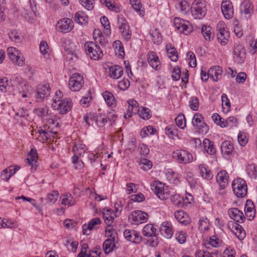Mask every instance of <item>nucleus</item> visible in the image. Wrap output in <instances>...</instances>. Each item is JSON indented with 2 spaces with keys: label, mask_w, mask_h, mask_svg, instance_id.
<instances>
[{
  "label": "nucleus",
  "mask_w": 257,
  "mask_h": 257,
  "mask_svg": "<svg viewBox=\"0 0 257 257\" xmlns=\"http://www.w3.org/2000/svg\"><path fill=\"white\" fill-rule=\"evenodd\" d=\"M84 47L86 54L92 59L98 60L103 56L101 49L95 42H87L84 44Z\"/></svg>",
  "instance_id": "f257e3e1"
},
{
  "label": "nucleus",
  "mask_w": 257,
  "mask_h": 257,
  "mask_svg": "<svg viewBox=\"0 0 257 257\" xmlns=\"http://www.w3.org/2000/svg\"><path fill=\"white\" fill-rule=\"evenodd\" d=\"M52 106L54 109L57 110L60 113L64 114L71 110L72 102L71 100L68 98L60 99L59 98H58V100L54 98Z\"/></svg>",
  "instance_id": "f03ea898"
},
{
  "label": "nucleus",
  "mask_w": 257,
  "mask_h": 257,
  "mask_svg": "<svg viewBox=\"0 0 257 257\" xmlns=\"http://www.w3.org/2000/svg\"><path fill=\"white\" fill-rule=\"evenodd\" d=\"M232 188L234 194L238 197H244L247 194V187L245 180L237 178L233 180Z\"/></svg>",
  "instance_id": "7ed1b4c3"
},
{
  "label": "nucleus",
  "mask_w": 257,
  "mask_h": 257,
  "mask_svg": "<svg viewBox=\"0 0 257 257\" xmlns=\"http://www.w3.org/2000/svg\"><path fill=\"white\" fill-rule=\"evenodd\" d=\"M157 228L152 224L146 225V241L150 246L154 247L158 244V239L157 237Z\"/></svg>",
  "instance_id": "20e7f679"
},
{
  "label": "nucleus",
  "mask_w": 257,
  "mask_h": 257,
  "mask_svg": "<svg viewBox=\"0 0 257 257\" xmlns=\"http://www.w3.org/2000/svg\"><path fill=\"white\" fill-rule=\"evenodd\" d=\"M191 13L195 19H200L204 17L207 12L206 4L203 2L194 1L192 4Z\"/></svg>",
  "instance_id": "39448f33"
},
{
  "label": "nucleus",
  "mask_w": 257,
  "mask_h": 257,
  "mask_svg": "<svg viewBox=\"0 0 257 257\" xmlns=\"http://www.w3.org/2000/svg\"><path fill=\"white\" fill-rule=\"evenodd\" d=\"M127 113L124 115L127 118L131 116V114H138L140 117L145 119V107H142L141 110H140L138 103L134 99H130L127 101Z\"/></svg>",
  "instance_id": "423d86ee"
},
{
  "label": "nucleus",
  "mask_w": 257,
  "mask_h": 257,
  "mask_svg": "<svg viewBox=\"0 0 257 257\" xmlns=\"http://www.w3.org/2000/svg\"><path fill=\"white\" fill-rule=\"evenodd\" d=\"M151 188L161 200H165L168 198V188L164 184L155 181L151 184Z\"/></svg>",
  "instance_id": "0eeeda50"
},
{
  "label": "nucleus",
  "mask_w": 257,
  "mask_h": 257,
  "mask_svg": "<svg viewBox=\"0 0 257 257\" xmlns=\"http://www.w3.org/2000/svg\"><path fill=\"white\" fill-rule=\"evenodd\" d=\"M173 158L180 164H188L193 160L192 155L189 152L183 150H177L172 154Z\"/></svg>",
  "instance_id": "6e6552de"
},
{
  "label": "nucleus",
  "mask_w": 257,
  "mask_h": 257,
  "mask_svg": "<svg viewBox=\"0 0 257 257\" xmlns=\"http://www.w3.org/2000/svg\"><path fill=\"white\" fill-rule=\"evenodd\" d=\"M50 87L49 83L43 82L40 84L35 91V97L37 102L42 101L50 93Z\"/></svg>",
  "instance_id": "1a4fd4ad"
},
{
  "label": "nucleus",
  "mask_w": 257,
  "mask_h": 257,
  "mask_svg": "<svg viewBox=\"0 0 257 257\" xmlns=\"http://www.w3.org/2000/svg\"><path fill=\"white\" fill-rule=\"evenodd\" d=\"M84 83L83 76L79 73H75L72 74L69 79V88L72 91H79L83 85Z\"/></svg>",
  "instance_id": "9d476101"
},
{
  "label": "nucleus",
  "mask_w": 257,
  "mask_h": 257,
  "mask_svg": "<svg viewBox=\"0 0 257 257\" xmlns=\"http://www.w3.org/2000/svg\"><path fill=\"white\" fill-rule=\"evenodd\" d=\"M118 28L122 37L126 40H128L132 37V31L130 30V26L123 17H118Z\"/></svg>",
  "instance_id": "9b49d317"
},
{
  "label": "nucleus",
  "mask_w": 257,
  "mask_h": 257,
  "mask_svg": "<svg viewBox=\"0 0 257 257\" xmlns=\"http://www.w3.org/2000/svg\"><path fill=\"white\" fill-rule=\"evenodd\" d=\"M8 55L9 58L16 65L22 66L24 64V60L23 55L20 51L16 48H8Z\"/></svg>",
  "instance_id": "f8f14e48"
},
{
  "label": "nucleus",
  "mask_w": 257,
  "mask_h": 257,
  "mask_svg": "<svg viewBox=\"0 0 257 257\" xmlns=\"http://www.w3.org/2000/svg\"><path fill=\"white\" fill-rule=\"evenodd\" d=\"M174 24L176 28L180 32L185 35H188L192 31V28L189 25L188 21L175 18L174 19Z\"/></svg>",
  "instance_id": "ddd939ff"
},
{
  "label": "nucleus",
  "mask_w": 257,
  "mask_h": 257,
  "mask_svg": "<svg viewBox=\"0 0 257 257\" xmlns=\"http://www.w3.org/2000/svg\"><path fill=\"white\" fill-rule=\"evenodd\" d=\"M192 123L196 128L199 130L200 132L206 133L208 132V126L204 122V118L201 114L195 113L192 119Z\"/></svg>",
  "instance_id": "4468645a"
},
{
  "label": "nucleus",
  "mask_w": 257,
  "mask_h": 257,
  "mask_svg": "<svg viewBox=\"0 0 257 257\" xmlns=\"http://www.w3.org/2000/svg\"><path fill=\"white\" fill-rule=\"evenodd\" d=\"M57 29L61 33L69 32L73 28V21L69 18H63L59 20L57 23Z\"/></svg>",
  "instance_id": "2eb2a0df"
},
{
  "label": "nucleus",
  "mask_w": 257,
  "mask_h": 257,
  "mask_svg": "<svg viewBox=\"0 0 257 257\" xmlns=\"http://www.w3.org/2000/svg\"><path fill=\"white\" fill-rule=\"evenodd\" d=\"M147 61L149 65L155 70H160L161 69V61L155 52L153 51L148 52Z\"/></svg>",
  "instance_id": "dca6fc26"
},
{
  "label": "nucleus",
  "mask_w": 257,
  "mask_h": 257,
  "mask_svg": "<svg viewBox=\"0 0 257 257\" xmlns=\"http://www.w3.org/2000/svg\"><path fill=\"white\" fill-rule=\"evenodd\" d=\"M228 226L231 232L234 234L236 237L239 240H242L244 238L245 233L240 225L236 222L230 221L229 222Z\"/></svg>",
  "instance_id": "f3484780"
},
{
  "label": "nucleus",
  "mask_w": 257,
  "mask_h": 257,
  "mask_svg": "<svg viewBox=\"0 0 257 257\" xmlns=\"http://www.w3.org/2000/svg\"><path fill=\"white\" fill-rule=\"evenodd\" d=\"M221 11L226 19H230L233 16V6L229 1H223L221 4Z\"/></svg>",
  "instance_id": "a211bd4d"
},
{
  "label": "nucleus",
  "mask_w": 257,
  "mask_h": 257,
  "mask_svg": "<svg viewBox=\"0 0 257 257\" xmlns=\"http://www.w3.org/2000/svg\"><path fill=\"white\" fill-rule=\"evenodd\" d=\"M123 235L127 240L134 243H139L142 240V237L140 233L135 230L126 229L123 232Z\"/></svg>",
  "instance_id": "6ab92c4d"
},
{
  "label": "nucleus",
  "mask_w": 257,
  "mask_h": 257,
  "mask_svg": "<svg viewBox=\"0 0 257 257\" xmlns=\"http://www.w3.org/2000/svg\"><path fill=\"white\" fill-rule=\"evenodd\" d=\"M128 219L135 224L143 223L145 220V212L139 210H135L129 215Z\"/></svg>",
  "instance_id": "aec40b11"
},
{
  "label": "nucleus",
  "mask_w": 257,
  "mask_h": 257,
  "mask_svg": "<svg viewBox=\"0 0 257 257\" xmlns=\"http://www.w3.org/2000/svg\"><path fill=\"white\" fill-rule=\"evenodd\" d=\"M228 214L231 218L238 223H242L245 220L243 212L237 208L229 209L228 211Z\"/></svg>",
  "instance_id": "412c9836"
},
{
  "label": "nucleus",
  "mask_w": 257,
  "mask_h": 257,
  "mask_svg": "<svg viewBox=\"0 0 257 257\" xmlns=\"http://www.w3.org/2000/svg\"><path fill=\"white\" fill-rule=\"evenodd\" d=\"M234 58L239 63H242L245 58V52L241 45H237L233 51Z\"/></svg>",
  "instance_id": "4be33fe9"
},
{
  "label": "nucleus",
  "mask_w": 257,
  "mask_h": 257,
  "mask_svg": "<svg viewBox=\"0 0 257 257\" xmlns=\"http://www.w3.org/2000/svg\"><path fill=\"white\" fill-rule=\"evenodd\" d=\"M29 114L27 110L21 108L18 109L15 113V119L18 121H20L21 123L26 125L28 123Z\"/></svg>",
  "instance_id": "5701e85b"
},
{
  "label": "nucleus",
  "mask_w": 257,
  "mask_h": 257,
  "mask_svg": "<svg viewBox=\"0 0 257 257\" xmlns=\"http://www.w3.org/2000/svg\"><path fill=\"white\" fill-rule=\"evenodd\" d=\"M160 231L166 238H171L174 233L171 223L168 221L163 222L160 227Z\"/></svg>",
  "instance_id": "b1692460"
},
{
  "label": "nucleus",
  "mask_w": 257,
  "mask_h": 257,
  "mask_svg": "<svg viewBox=\"0 0 257 257\" xmlns=\"http://www.w3.org/2000/svg\"><path fill=\"white\" fill-rule=\"evenodd\" d=\"M218 29V32L217 34V39L218 42L222 45H225L228 42L229 38V33L224 27L219 28V26H217Z\"/></svg>",
  "instance_id": "393cba45"
},
{
  "label": "nucleus",
  "mask_w": 257,
  "mask_h": 257,
  "mask_svg": "<svg viewBox=\"0 0 257 257\" xmlns=\"http://www.w3.org/2000/svg\"><path fill=\"white\" fill-rule=\"evenodd\" d=\"M240 10L246 17H249L253 12V6L249 1H244L240 5Z\"/></svg>",
  "instance_id": "a878e982"
},
{
  "label": "nucleus",
  "mask_w": 257,
  "mask_h": 257,
  "mask_svg": "<svg viewBox=\"0 0 257 257\" xmlns=\"http://www.w3.org/2000/svg\"><path fill=\"white\" fill-rule=\"evenodd\" d=\"M101 223L99 218L96 217L91 219L88 224H84L83 225V233L85 235H89L91 233L92 229L94 228L97 225Z\"/></svg>",
  "instance_id": "bb28decb"
},
{
  "label": "nucleus",
  "mask_w": 257,
  "mask_h": 257,
  "mask_svg": "<svg viewBox=\"0 0 257 257\" xmlns=\"http://www.w3.org/2000/svg\"><path fill=\"white\" fill-rule=\"evenodd\" d=\"M228 176L225 170L219 171L216 175V179L221 188H224L228 184Z\"/></svg>",
  "instance_id": "cd10ccee"
},
{
  "label": "nucleus",
  "mask_w": 257,
  "mask_h": 257,
  "mask_svg": "<svg viewBox=\"0 0 257 257\" xmlns=\"http://www.w3.org/2000/svg\"><path fill=\"white\" fill-rule=\"evenodd\" d=\"M222 73V68L219 66H213L208 70V75L210 76V78L214 81H217L221 78Z\"/></svg>",
  "instance_id": "c85d7f7f"
},
{
  "label": "nucleus",
  "mask_w": 257,
  "mask_h": 257,
  "mask_svg": "<svg viewBox=\"0 0 257 257\" xmlns=\"http://www.w3.org/2000/svg\"><path fill=\"white\" fill-rule=\"evenodd\" d=\"M37 158V151L36 150L31 149L28 158L26 159V163L28 164L29 166H31L32 168L34 167L35 168L38 166Z\"/></svg>",
  "instance_id": "c756f323"
},
{
  "label": "nucleus",
  "mask_w": 257,
  "mask_h": 257,
  "mask_svg": "<svg viewBox=\"0 0 257 257\" xmlns=\"http://www.w3.org/2000/svg\"><path fill=\"white\" fill-rule=\"evenodd\" d=\"M175 218L181 223L186 225L190 222L188 215L183 210L177 211L174 213Z\"/></svg>",
  "instance_id": "7c9ffc66"
},
{
  "label": "nucleus",
  "mask_w": 257,
  "mask_h": 257,
  "mask_svg": "<svg viewBox=\"0 0 257 257\" xmlns=\"http://www.w3.org/2000/svg\"><path fill=\"white\" fill-rule=\"evenodd\" d=\"M110 76L114 79H118L123 74L122 68L118 65H114L109 69Z\"/></svg>",
  "instance_id": "2f4dec72"
},
{
  "label": "nucleus",
  "mask_w": 257,
  "mask_h": 257,
  "mask_svg": "<svg viewBox=\"0 0 257 257\" xmlns=\"http://www.w3.org/2000/svg\"><path fill=\"white\" fill-rule=\"evenodd\" d=\"M166 52L169 57L174 62H176L178 59V55L176 48L170 44L166 46Z\"/></svg>",
  "instance_id": "473e14b6"
},
{
  "label": "nucleus",
  "mask_w": 257,
  "mask_h": 257,
  "mask_svg": "<svg viewBox=\"0 0 257 257\" xmlns=\"http://www.w3.org/2000/svg\"><path fill=\"white\" fill-rule=\"evenodd\" d=\"M62 199L61 204L65 206H70L74 205L76 201L70 193L62 194L60 197Z\"/></svg>",
  "instance_id": "72a5a7b5"
},
{
  "label": "nucleus",
  "mask_w": 257,
  "mask_h": 257,
  "mask_svg": "<svg viewBox=\"0 0 257 257\" xmlns=\"http://www.w3.org/2000/svg\"><path fill=\"white\" fill-rule=\"evenodd\" d=\"M203 145L204 150L210 155H213L216 152V149L214 146L213 143L209 139H205L203 140Z\"/></svg>",
  "instance_id": "f704fd0d"
},
{
  "label": "nucleus",
  "mask_w": 257,
  "mask_h": 257,
  "mask_svg": "<svg viewBox=\"0 0 257 257\" xmlns=\"http://www.w3.org/2000/svg\"><path fill=\"white\" fill-rule=\"evenodd\" d=\"M233 150L232 144L230 141H224L221 146V151L223 154L229 155Z\"/></svg>",
  "instance_id": "c9c22d12"
},
{
  "label": "nucleus",
  "mask_w": 257,
  "mask_h": 257,
  "mask_svg": "<svg viewBox=\"0 0 257 257\" xmlns=\"http://www.w3.org/2000/svg\"><path fill=\"white\" fill-rule=\"evenodd\" d=\"M115 240H112V239H107L104 241L103 248L106 254H108L113 250L115 246Z\"/></svg>",
  "instance_id": "e433bc0d"
},
{
  "label": "nucleus",
  "mask_w": 257,
  "mask_h": 257,
  "mask_svg": "<svg viewBox=\"0 0 257 257\" xmlns=\"http://www.w3.org/2000/svg\"><path fill=\"white\" fill-rule=\"evenodd\" d=\"M75 18L76 21L81 25L87 23L88 20L87 16L81 11H79L76 13Z\"/></svg>",
  "instance_id": "4c0bfd02"
},
{
  "label": "nucleus",
  "mask_w": 257,
  "mask_h": 257,
  "mask_svg": "<svg viewBox=\"0 0 257 257\" xmlns=\"http://www.w3.org/2000/svg\"><path fill=\"white\" fill-rule=\"evenodd\" d=\"M10 39L16 43H20L22 42L23 37L21 34L16 30H12L9 33Z\"/></svg>",
  "instance_id": "58836bf2"
},
{
  "label": "nucleus",
  "mask_w": 257,
  "mask_h": 257,
  "mask_svg": "<svg viewBox=\"0 0 257 257\" xmlns=\"http://www.w3.org/2000/svg\"><path fill=\"white\" fill-rule=\"evenodd\" d=\"M130 4L133 9L142 17L144 15V12L141 10L142 5L140 0H130Z\"/></svg>",
  "instance_id": "ea45409f"
},
{
  "label": "nucleus",
  "mask_w": 257,
  "mask_h": 257,
  "mask_svg": "<svg viewBox=\"0 0 257 257\" xmlns=\"http://www.w3.org/2000/svg\"><path fill=\"white\" fill-rule=\"evenodd\" d=\"M103 97L108 106H112L115 102V98L111 92L105 91L102 93Z\"/></svg>",
  "instance_id": "a19ab883"
},
{
  "label": "nucleus",
  "mask_w": 257,
  "mask_h": 257,
  "mask_svg": "<svg viewBox=\"0 0 257 257\" xmlns=\"http://www.w3.org/2000/svg\"><path fill=\"white\" fill-rule=\"evenodd\" d=\"M154 43L159 44L162 42V37L158 29H155L150 32Z\"/></svg>",
  "instance_id": "79ce46f5"
},
{
  "label": "nucleus",
  "mask_w": 257,
  "mask_h": 257,
  "mask_svg": "<svg viewBox=\"0 0 257 257\" xmlns=\"http://www.w3.org/2000/svg\"><path fill=\"white\" fill-rule=\"evenodd\" d=\"M59 193L57 191L53 190L51 193L48 194L46 201L50 204H54L58 198Z\"/></svg>",
  "instance_id": "37998d69"
},
{
  "label": "nucleus",
  "mask_w": 257,
  "mask_h": 257,
  "mask_svg": "<svg viewBox=\"0 0 257 257\" xmlns=\"http://www.w3.org/2000/svg\"><path fill=\"white\" fill-rule=\"evenodd\" d=\"M57 134V131H53V128L46 129L45 128V131H43L42 133H40L41 135H43L45 137L46 140L50 141L51 140L52 138H54L55 136Z\"/></svg>",
  "instance_id": "c03bdc74"
},
{
  "label": "nucleus",
  "mask_w": 257,
  "mask_h": 257,
  "mask_svg": "<svg viewBox=\"0 0 257 257\" xmlns=\"http://www.w3.org/2000/svg\"><path fill=\"white\" fill-rule=\"evenodd\" d=\"M103 218L106 224H107L108 227H110V226L113 222V220L114 219V217L110 215V209H107L106 212H103Z\"/></svg>",
  "instance_id": "a18cd8bd"
},
{
  "label": "nucleus",
  "mask_w": 257,
  "mask_h": 257,
  "mask_svg": "<svg viewBox=\"0 0 257 257\" xmlns=\"http://www.w3.org/2000/svg\"><path fill=\"white\" fill-rule=\"evenodd\" d=\"M48 45L46 41H43L40 44V50L41 53L46 58H50V55L48 53Z\"/></svg>",
  "instance_id": "49530a36"
},
{
  "label": "nucleus",
  "mask_w": 257,
  "mask_h": 257,
  "mask_svg": "<svg viewBox=\"0 0 257 257\" xmlns=\"http://www.w3.org/2000/svg\"><path fill=\"white\" fill-rule=\"evenodd\" d=\"M72 151L75 154L80 156H83L85 152V145L83 144L75 145L73 147Z\"/></svg>",
  "instance_id": "de8ad7c7"
},
{
  "label": "nucleus",
  "mask_w": 257,
  "mask_h": 257,
  "mask_svg": "<svg viewBox=\"0 0 257 257\" xmlns=\"http://www.w3.org/2000/svg\"><path fill=\"white\" fill-rule=\"evenodd\" d=\"M175 122L177 125L181 129L184 128L186 126V120L185 116L182 114H179L176 117Z\"/></svg>",
  "instance_id": "09e8293b"
},
{
  "label": "nucleus",
  "mask_w": 257,
  "mask_h": 257,
  "mask_svg": "<svg viewBox=\"0 0 257 257\" xmlns=\"http://www.w3.org/2000/svg\"><path fill=\"white\" fill-rule=\"evenodd\" d=\"M211 28L209 26L204 25L202 27L201 29V33L204 39L207 41L210 40L211 37Z\"/></svg>",
  "instance_id": "8fccbe9b"
},
{
  "label": "nucleus",
  "mask_w": 257,
  "mask_h": 257,
  "mask_svg": "<svg viewBox=\"0 0 257 257\" xmlns=\"http://www.w3.org/2000/svg\"><path fill=\"white\" fill-rule=\"evenodd\" d=\"M106 236L108 237V239H112V240H115V239L117 237V231L111 227H107L105 229Z\"/></svg>",
  "instance_id": "3c124183"
},
{
  "label": "nucleus",
  "mask_w": 257,
  "mask_h": 257,
  "mask_svg": "<svg viewBox=\"0 0 257 257\" xmlns=\"http://www.w3.org/2000/svg\"><path fill=\"white\" fill-rule=\"evenodd\" d=\"M95 121L99 127H103L107 121V117L105 114H100L99 115H97Z\"/></svg>",
  "instance_id": "603ef678"
},
{
  "label": "nucleus",
  "mask_w": 257,
  "mask_h": 257,
  "mask_svg": "<svg viewBox=\"0 0 257 257\" xmlns=\"http://www.w3.org/2000/svg\"><path fill=\"white\" fill-rule=\"evenodd\" d=\"M195 255L197 257H217V254L215 253H210L204 250H197Z\"/></svg>",
  "instance_id": "864d4df0"
},
{
  "label": "nucleus",
  "mask_w": 257,
  "mask_h": 257,
  "mask_svg": "<svg viewBox=\"0 0 257 257\" xmlns=\"http://www.w3.org/2000/svg\"><path fill=\"white\" fill-rule=\"evenodd\" d=\"M248 175L254 178H257V167L253 164L248 165L246 168Z\"/></svg>",
  "instance_id": "5fc2aeb1"
},
{
  "label": "nucleus",
  "mask_w": 257,
  "mask_h": 257,
  "mask_svg": "<svg viewBox=\"0 0 257 257\" xmlns=\"http://www.w3.org/2000/svg\"><path fill=\"white\" fill-rule=\"evenodd\" d=\"M187 55L189 60L190 66L192 68L195 67L197 65V62L194 53L192 52L189 51L188 52Z\"/></svg>",
  "instance_id": "6e6d98bb"
},
{
  "label": "nucleus",
  "mask_w": 257,
  "mask_h": 257,
  "mask_svg": "<svg viewBox=\"0 0 257 257\" xmlns=\"http://www.w3.org/2000/svg\"><path fill=\"white\" fill-rule=\"evenodd\" d=\"M47 122L48 124V128L49 129L53 128V131H54V127L57 128L59 127V122L58 121L57 118L55 116L49 118Z\"/></svg>",
  "instance_id": "4d7b16f0"
},
{
  "label": "nucleus",
  "mask_w": 257,
  "mask_h": 257,
  "mask_svg": "<svg viewBox=\"0 0 257 257\" xmlns=\"http://www.w3.org/2000/svg\"><path fill=\"white\" fill-rule=\"evenodd\" d=\"M200 173L203 178L207 180H210L213 177L211 171L203 167L200 168Z\"/></svg>",
  "instance_id": "13d9d810"
},
{
  "label": "nucleus",
  "mask_w": 257,
  "mask_h": 257,
  "mask_svg": "<svg viewBox=\"0 0 257 257\" xmlns=\"http://www.w3.org/2000/svg\"><path fill=\"white\" fill-rule=\"evenodd\" d=\"M189 106L193 110H197L199 107V100L197 97L192 96L189 101Z\"/></svg>",
  "instance_id": "bf43d9fd"
},
{
  "label": "nucleus",
  "mask_w": 257,
  "mask_h": 257,
  "mask_svg": "<svg viewBox=\"0 0 257 257\" xmlns=\"http://www.w3.org/2000/svg\"><path fill=\"white\" fill-rule=\"evenodd\" d=\"M170 200L175 205L179 206L182 204V198L177 193L171 195Z\"/></svg>",
  "instance_id": "052dcab7"
},
{
  "label": "nucleus",
  "mask_w": 257,
  "mask_h": 257,
  "mask_svg": "<svg viewBox=\"0 0 257 257\" xmlns=\"http://www.w3.org/2000/svg\"><path fill=\"white\" fill-rule=\"evenodd\" d=\"M63 43L65 50L69 52H71L73 47H75L74 44L71 43L70 40L68 39H64Z\"/></svg>",
  "instance_id": "680f3d73"
},
{
  "label": "nucleus",
  "mask_w": 257,
  "mask_h": 257,
  "mask_svg": "<svg viewBox=\"0 0 257 257\" xmlns=\"http://www.w3.org/2000/svg\"><path fill=\"white\" fill-rule=\"evenodd\" d=\"M220 240L216 236L213 235L210 237L209 244H210L212 246L217 247L220 245Z\"/></svg>",
  "instance_id": "e2e57ef3"
},
{
  "label": "nucleus",
  "mask_w": 257,
  "mask_h": 257,
  "mask_svg": "<svg viewBox=\"0 0 257 257\" xmlns=\"http://www.w3.org/2000/svg\"><path fill=\"white\" fill-rule=\"evenodd\" d=\"M82 6L87 10H91L93 8V0H79Z\"/></svg>",
  "instance_id": "0e129e2a"
},
{
  "label": "nucleus",
  "mask_w": 257,
  "mask_h": 257,
  "mask_svg": "<svg viewBox=\"0 0 257 257\" xmlns=\"http://www.w3.org/2000/svg\"><path fill=\"white\" fill-rule=\"evenodd\" d=\"M34 112L40 116H46L48 114V109L46 107L38 108L34 109Z\"/></svg>",
  "instance_id": "69168bd1"
},
{
  "label": "nucleus",
  "mask_w": 257,
  "mask_h": 257,
  "mask_svg": "<svg viewBox=\"0 0 257 257\" xmlns=\"http://www.w3.org/2000/svg\"><path fill=\"white\" fill-rule=\"evenodd\" d=\"M130 86V81L127 79H122L119 81L118 84V88L122 90H126Z\"/></svg>",
  "instance_id": "338daca9"
},
{
  "label": "nucleus",
  "mask_w": 257,
  "mask_h": 257,
  "mask_svg": "<svg viewBox=\"0 0 257 257\" xmlns=\"http://www.w3.org/2000/svg\"><path fill=\"white\" fill-rule=\"evenodd\" d=\"M176 239L180 244L184 243L186 240V236L185 232L183 231L179 232L177 234L176 233Z\"/></svg>",
  "instance_id": "774afa93"
}]
</instances>
